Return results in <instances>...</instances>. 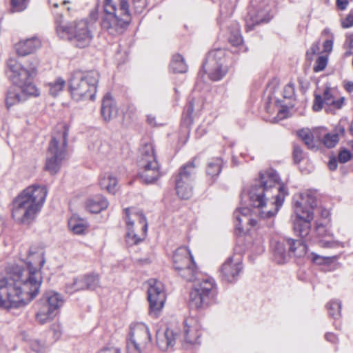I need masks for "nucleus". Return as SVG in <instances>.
<instances>
[{
    "instance_id": "obj_1",
    "label": "nucleus",
    "mask_w": 353,
    "mask_h": 353,
    "mask_svg": "<svg viewBox=\"0 0 353 353\" xmlns=\"http://www.w3.org/2000/svg\"><path fill=\"white\" fill-rule=\"evenodd\" d=\"M45 262L43 249L30 247L27 269L15 264L7 267L6 275H0V308L23 307L37 296L42 281L39 270Z\"/></svg>"
},
{
    "instance_id": "obj_2",
    "label": "nucleus",
    "mask_w": 353,
    "mask_h": 353,
    "mask_svg": "<svg viewBox=\"0 0 353 353\" xmlns=\"http://www.w3.org/2000/svg\"><path fill=\"white\" fill-rule=\"evenodd\" d=\"M288 194L287 188L280 184L278 173L271 168L260 172L259 179L254 182L248 192L250 205L259 208V214L263 219L274 216Z\"/></svg>"
},
{
    "instance_id": "obj_3",
    "label": "nucleus",
    "mask_w": 353,
    "mask_h": 353,
    "mask_svg": "<svg viewBox=\"0 0 353 353\" xmlns=\"http://www.w3.org/2000/svg\"><path fill=\"white\" fill-rule=\"evenodd\" d=\"M48 194L43 185L34 184L23 190L12 201V216L20 224L30 225L41 211Z\"/></svg>"
},
{
    "instance_id": "obj_4",
    "label": "nucleus",
    "mask_w": 353,
    "mask_h": 353,
    "mask_svg": "<svg viewBox=\"0 0 353 353\" xmlns=\"http://www.w3.org/2000/svg\"><path fill=\"white\" fill-rule=\"evenodd\" d=\"M101 18V28L110 34L121 32L131 20L128 0H105Z\"/></svg>"
},
{
    "instance_id": "obj_5",
    "label": "nucleus",
    "mask_w": 353,
    "mask_h": 353,
    "mask_svg": "<svg viewBox=\"0 0 353 353\" xmlns=\"http://www.w3.org/2000/svg\"><path fill=\"white\" fill-rule=\"evenodd\" d=\"M100 74L97 70H77L69 80V90L75 101L94 99L97 92Z\"/></svg>"
},
{
    "instance_id": "obj_6",
    "label": "nucleus",
    "mask_w": 353,
    "mask_h": 353,
    "mask_svg": "<svg viewBox=\"0 0 353 353\" xmlns=\"http://www.w3.org/2000/svg\"><path fill=\"white\" fill-rule=\"evenodd\" d=\"M62 15L56 19L57 32L59 36L72 41L77 48L88 46L93 35L88 19H81L64 24L61 21Z\"/></svg>"
},
{
    "instance_id": "obj_7",
    "label": "nucleus",
    "mask_w": 353,
    "mask_h": 353,
    "mask_svg": "<svg viewBox=\"0 0 353 353\" xmlns=\"http://www.w3.org/2000/svg\"><path fill=\"white\" fill-rule=\"evenodd\" d=\"M68 129L66 125H61L60 130L54 132L50 142L45 169L51 174H55L61 168L62 161L66 154Z\"/></svg>"
},
{
    "instance_id": "obj_8",
    "label": "nucleus",
    "mask_w": 353,
    "mask_h": 353,
    "mask_svg": "<svg viewBox=\"0 0 353 353\" xmlns=\"http://www.w3.org/2000/svg\"><path fill=\"white\" fill-rule=\"evenodd\" d=\"M137 163L139 177L144 183H152L163 174L151 143H145L141 146Z\"/></svg>"
},
{
    "instance_id": "obj_9",
    "label": "nucleus",
    "mask_w": 353,
    "mask_h": 353,
    "mask_svg": "<svg viewBox=\"0 0 353 353\" xmlns=\"http://www.w3.org/2000/svg\"><path fill=\"white\" fill-rule=\"evenodd\" d=\"M217 294L215 281L202 276L193 283L190 292L189 305L195 309H203L213 303Z\"/></svg>"
},
{
    "instance_id": "obj_10",
    "label": "nucleus",
    "mask_w": 353,
    "mask_h": 353,
    "mask_svg": "<svg viewBox=\"0 0 353 353\" xmlns=\"http://www.w3.org/2000/svg\"><path fill=\"white\" fill-rule=\"evenodd\" d=\"M6 74L13 84L22 88V91L33 97H38L40 92L32 83L34 75L25 68L21 63L13 59L8 62Z\"/></svg>"
},
{
    "instance_id": "obj_11",
    "label": "nucleus",
    "mask_w": 353,
    "mask_h": 353,
    "mask_svg": "<svg viewBox=\"0 0 353 353\" xmlns=\"http://www.w3.org/2000/svg\"><path fill=\"white\" fill-rule=\"evenodd\" d=\"M226 51L220 48L208 54L203 68L211 80L219 81L227 74L228 66L226 64Z\"/></svg>"
},
{
    "instance_id": "obj_12",
    "label": "nucleus",
    "mask_w": 353,
    "mask_h": 353,
    "mask_svg": "<svg viewBox=\"0 0 353 353\" xmlns=\"http://www.w3.org/2000/svg\"><path fill=\"white\" fill-rule=\"evenodd\" d=\"M63 304L62 296L58 292L49 291L46 292L40 300V307L37 313V320L44 324L52 319Z\"/></svg>"
},
{
    "instance_id": "obj_13",
    "label": "nucleus",
    "mask_w": 353,
    "mask_h": 353,
    "mask_svg": "<svg viewBox=\"0 0 353 353\" xmlns=\"http://www.w3.org/2000/svg\"><path fill=\"white\" fill-rule=\"evenodd\" d=\"M274 260L277 263H284L287 256L293 255L296 257L304 256L307 246L301 240L285 238L283 242H276L273 248Z\"/></svg>"
},
{
    "instance_id": "obj_14",
    "label": "nucleus",
    "mask_w": 353,
    "mask_h": 353,
    "mask_svg": "<svg viewBox=\"0 0 353 353\" xmlns=\"http://www.w3.org/2000/svg\"><path fill=\"white\" fill-rule=\"evenodd\" d=\"M129 335L130 338L127 342L128 353H143L151 342L149 328L143 323L131 324Z\"/></svg>"
},
{
    "instance_id": "obj_15",
    "label": "nucleus",
    "mask_w": 353,
    "mask_h": 353,
    "mask_svg": "<svg viewBox=\"0 0 353 353\" xmlns=\"http://www.w3.org/2000/svg\"><path fill=\"white\" fill-rule=\"evenodd\" d=\"M269 10L265 1L261 2L259 5L256 0H252L251 6L245 19L247 31L252 30L256 25L268 23L271 19Z\"/></svg>"
},
{
    "instance_id": "obj_16",
    "label": "nucleus",
    "mask_w": 353,
    "mask_h": 353,
    "mask_svg": "<svg viewBox=\"0 0 353 353\" xmlns=\"http://www.w3.org/2000/svg\"><path fill=\"white\" fill-rule=\"evenodd\" d=\"M165 294L163 291V284L156 280L150 281L148 289V300L150 305V314L157 317L164 306Z\"/></svg>"
},
{
    "instance_id": "obj_17",
    "label": "nucleus",
    "mask_w": 353,
    "mask_h": 353,
    "mask_svg": "<svg viewBox=\"0 0 353 353\" xmlns=\"http://www.w3.org/2000/svg\"><path fill=\"white\" fill-rule=\"evenodd\" d=\"M243 265L240 255L230 256L221 268V276L223 281L235 283L243 272Z\"/></svg>"
},
{
    "instance_id": "obj_18",
    "label": "nucleus",
    "mask_w": 353,
    "mask_h": 353,
    "mask_svg": "<svg viewBox=\"0 0 353 353\" xmlns=\"http://www.w3.org/2000/svg\"><path fill=\"white\" fill-rule=\"evenodd\" d=\"M130 209H124L125 214V222L127 225V233L125 236V241L129 245H134L141 242L143 238L139 237L133 230L134 221L130 218ZM139 220V223L142 225L143 236H145L148 230V223L146 218L142 212H137L132 214Z\"/></svg>"
},
{
    "instance_id": "obj_19",
    "label": "nucleus",
    "mask_w": 353,
    "mask_h": 353,
    "mask_svg": "<svg viewBox=\"0 0 353 353\" xmlns=\"http://www.w3.org/2000/svg\"><path fill=\"white\" fill-rule=\"evenodd\" d=\"M99 275L97 273H90L79 278H75L71 284H67L65 290L72 294L83 290H94L99 287Z\"/></svg>"
},
{
    "instance_id": "obj_20",
    "label": "nucleus",
    "mask_w": 353,
    "mask_h": 353,
    "mask_svg": "<svg viewBox=\"0 0 353 353\" xmlns=\"http://www.w3.org/2000/svg\"><path fill=\"white\" fill-rule=\"evenodd\" d=\"M295 218L293 220L294 231L301 238L307 236L310 231L311 221L314 218V213L310 210H306L305 213H294Z\"/></svg>"
},
{
    "instance_id": "obj_21",
    "label": "nucleus",
    "mask_w": 353,
    "mask_h": 353,
    "mask_svg": "<svg viewBox=\"0 0 353 353\" xmlns=\"http://www.w3.org/2000/svg\"><path fill=\"white\" fill-rule=\"evenodd\" d=\"M343 102V98L335 99L332 93L331 89L327 87L323 91V96L315 94L312 108L316 112L320 111L323 108V105L327 106L332 105L339 109L341 108Z\"/></svg>"
},
{
    "instance_id": "obj_22",
    "label": "nucleus",
    "mask_w": 353,
    "mask_h": 353,
    "mask_svg": "<svg viewBox=\"0 0 353 353\" xmlns=\"http://www.w3.org/2000/svg\"><path fill=\"white\" fill-rule=\"evenodd\" d=\"M294 213L305 214L306 210H310L313 212L314 208L317 206V199L312 192H303L298 196V199L294 198Z\"/></svg>"
},
{
    "instance_id": "obj_23",
    "label": "nucleus",
    "mask_w": 353,
    "mask_h": 353,
    "mask_svg": "<svg viewBox=\"0 0 353 353\" xmlns=\"http://www.w3.org/2000/svg\"><path fill=\"white\" fill-rule=\"evenodd\" d=\"M193 256L187 247H180L173 254V265L176 271L188 265H194Z\"/></svg>"
},
{
    "instance_id": "obj_24",
    "label": "nucleus",
    "mask_w": 353,
    "mask_h": 353,
    "mask_svg": "<svg viewBox=\"0 0 353 353\" xmlns=\"http://www.w3.org/2000/svg\"><path fill=\"white\" fill-rule=\"evenodd\" d=\"M28 97H32L28 93L22 91V88L12 86L6 92V105L8 109L12 106L19 104L26 101Z\"/></svg>"
},
{
    "instance_id": "obj_25",
    "label": "nucleus",
    "mask_w": 353,
    "mask_h": 353,
    "mask_svg": "<svg viewBox=\"0 0 353 353\" xmlns=\"http://www.w3.org/2000/svg\"><path fill=\"white\" fill-rule=\"evenodd\" d=\"M178 337L177 333H174L168 328L163 332L157 331L156 334L157 344L161 350H165L169 347L174 346Z\"/></svg>"
},
{
    "instance_id": "obj_26",
    "label": "nucleus",
    "mask_w": 353,
    "mask_h": 353,
    "mask_svg": "<svg viewBox=\"0 0 353 353\" xmlns=\"http://www.w3.org/2000/svg\"><path fill=\"white\" fill-rule=\"evenodd\" d=\"M196 159L188 161L185 165H182L178 174L176 175L175 180H181V181L193 182L196 174Z\"/></svg>"
},
{
    "instance_id": "obj_27",
    "label": "nucleus",
    "mask_w": 353,
    "mask_h": 353,
    "mask_svg": "<svg viewBox=\"0 0 353 353\" xmlns=\"http://www.w3.org/2000/svg\"><path fill=\"white\" fill-rule=\"evenodd\" d=\"M41 46V41L37 37L20 41L16 44V50L19 55L26 56L34 52Z\"/></svg>"
},
{
    "instance_id": "obj_28",
    "label": "nucleus",
    "mask_w": 353,
    "mask_h": 353,
    "mask_svg": "<svg viewBox=\"0 0 353 353\" xmlns=\"http://www.w3.org/2000/svg\"><path fill=\"white\" fill-rule=\"evenodd\" d=\"M101 112L103 119L105 121H109L117 117L118 108L115 101L110 95L107 94L103 97Z\"/></svg>"
},
{
    "instance_id": "obj_29",
    "label": "nucleus",
    "mask_w": 353,
    "mask_h": 353,
    "mask_svg": "<svg viewBox=\"0 0 353 353\" xmlns=\"http://www.w3.org/2000/svg\"><path fill=\"white\" fill-rule=\"evenodd\" d=\"M108 205V200L103 196L97 194L87 200L85 208L91 213H99L105 210Z\"/></svg>"
},
{
    "instance_id": "obj_30",
    "label": "nucleus",
    "mask_w": 353,
    "mask_h": 353,
    "mask_svg": "<svg viewBox=\"0 0 353 353\" xmlns=\"http://www.w3.org/2000/svg\"><path fill=\"white\" fill-rule=\"evenodd\" d=\"M192 319H186L183 323V332L179 335L182 336L183 340L188 343H196L199 338V334L196 327L192 325Z\"/></svg>"
},
{
    "instance_id": "obj_31",
    "label": "nucleus",
    "mask_w": 353,
    "mask_h": 353,
    "mask_svg": "<svg viewBox=\"0 0 353 353\" xmlns=\"http://www.w3.org/2000/svg\"><path fill=\"white\" fill-rule=\"evenodd\" d=\"M68 227L75 234H84L89 227V224L85 219L74 215L68 221Z\"/></svg>"
},
{
    "instance_id": "obj_32",
    "label": "nucleus",
    "mask_w": 353,
    "mask_h": 353,
    "mask_svg": "<svg viewBox=\"0 0 353 353\" xmlns=\"http://www.w3.org/2000/svg\"><path fill=\"white\" fill-rule=\"evenodd\" d=\"M192 183L190 181H181L175 180V189L177 195L181 199H189L193 194Z\"/></svg>"
},
{
    "instance_id": "obj_33",
    "label": "nucleus",
    "mask_w": 353,
    "mask_h": 353,
    "mask_svg": "<svg viewBox=\"0 0 353 353\" xmlns=\"http://www.w3.org/2000/svg\"><path fill=\"white\" fill-rule=\"evenodd\" d=\"M176 271L182 278L187 281L193 282V283L200 279L201 274L196 270L195 263L194 265H188Z\"/></svg>"
},
{
    "instance_id": "obj_34",
    "label": "nucleus",
    "mask_w": 353,
    "mask_h": 353,
    "mask_svg": "<svg viewBox=\"0 0 353 353\" xmlns=\"http://www.w3.org/2000/svg\"><path fill=\"white\" fill-rule=\"evenodd\" d=\"M224 163L221 158H214L207 164L206 174L212 179L218 176L221 171Z\"/></svg>"
},
{
    "instance_id": "obj_35",
    "label": "nucleus",
    "mask_w": 353,
    "mask_h": 353,
    "mask_svg": "<svg viewBox=\"0 0 353 353\" xmlns=\"http://www.w3.org/2000/svg\"><path fill=\"white\" fill-rule=\"evenodd\" d=\"M117 179L112 174L106 173L99 180V185L102 189L106 190L108 192L114 194Z\"/></svg>"
},
{
    "instance_id": "obj_36",
    "label": "nucleus",
    "mask_w": 353,
    "mask_h": 353,
    "mask_svg": "<svg viewBox=\"0 0 353 353\" xmlns=\"http://www.w3.org/2000/svg\"><path fill=\"white\" fill-rule=\"evenodd\" d=\"M298 136L304 142L308 149L312 150H318L316 145L317 141L314 140V137L312 132L308 129H302L298 132Z\"/></svg>"
},
{
    "instance_id": "obj_37",
    "label": "nucleus",
    "mask_w": 353,
    "mask_h": 353,
    "mask_svg": "<svg viewBox=\"0 0 353 353\" xmlns=\"http://www.w3.org/2000/svg\"><path fill=\"white\" fill-rule=\"evenodd\" d=\"M170 68L175 73H184L188 70V66L185 63L183 57L179 54L172 57Z\"/></svg>"
},
{
    "instance_id": "obj_38",
    "label": "nucleus",
    "mask_w": 353,
    "mask_h": 353,
    "mask_svg": "<svg viewBox=\"0 0 353 353\" xmlns=\"http://www.w3.org/2000/svg\"><path fill=\"white\" fill-rule=\"evenodd\" d=\"M250 213V209L249 208H241L234 212V217L238 221V223L236 224V228L240 232L243 230L242 223L248 217Z\"/></svg>"
},
{
    "instance_id": "obj_39",
    "label": "nucleus",
    "mask_w": 353,
    "mask_h": 353,
    "mask_svg": "<svg viewBox=\"0 0 353 353\" xmlns=\"http://www.w3.org/2000/svg\"><path fill=\"white\" fill-rule=\"evenodd\" d=\"M228 41L233 46L243 48V37L238 27L230 31Z\"/></svg>"
},
{
    "instance_id": "obj_40",
    "label": "nucleus",
    "mask_w": 353,
    "mask_h": 353,
    "mask_svg": "<svg viewBox=\"0 0 353 353\" xmlns=\"http://www.w3.org/2000/svg\"><path fill=\"white\" fill-rule=\"evenodd\" d=\"M327 310L329 315L334 318L337 319L341 315V303L339 301H332L327 305Z\"/></svg>"
},
{
    "instance_id": "obj_41",
    "label": "nucleus",
    "mask_w": 353,
    "mask_h": 353,
    "mask_svg": "<svg viewBox=\"0 0 353 353\" xmlns=\"http://www.w3.org/2000/svg\"><path fill=\"white\" fill-rule=\"evenodd\" d=\"M65 84V81L59 78L54 83H50L49 86V93L53 96L56 97L59 94V93L62 91L63 88H64Z\"/></svg>"
},
{
    "instance_id": "obj_42",
    "label": "nucleus",
    "mask_w": 353,
    "mask_h": 353,
    "mask_svg": "<svg viewBox=\"0 0 353 353\" xmlns=\"http://www.w3.org/2000/svg\"><path fill=\"white\" fill-rule=\"evenodd\" d=\"M339 142V136L338 134H326L323 139V143L327 148H333L334 147L336 143Z\"/></svg>"
},
{
    "instance_id": "obj_43",
    "label": "nucleus",
    "mask_w": 353,
    "mask_h": 353,
    "mask_svg": "<svg viewBox=\"0 0 353 353\" xmlns=\"http://www.w3.org/2000/svg\"><path fill=\"white\" fill-rule=\"evenodd\" d=\"M39 65V60L37 58L34 57H30L27 61L26 62V64L23 65L25 66V68L28 70V71L35 76L37 72V67Z\"/></svg>"
},
{
    "instance_id": "obj_44",
    "label": "nucleus",
    "mask_w": 353,
    "mask_h": 353,
    "mask_svg": "<svg viewBox=\"0 0 353 353\" xmlns=\"http://www.w3.org/2000/svg\"><path fill=\"white\" fill-rule=\"evenodd\" d=\"M29 0H10L11 2V11L21 12L24 10L28 3Z\"/></svg>"
},
{
    "instance_id": "obj_45",
    "label": "nucleus",
    "mask_w": 353,
    "mask_h": 353,
    "mask_svg": "<svg viewBox=\"0 0 353 353\" xmlns=\"http://www.w3.org/2000/svg\"><path fill=\"white\" fill-rule=\"evenodd\" d=\"M30 348L37 353H44L46 350V345L44 342L35 339L30 342Z\"/></svg>"
},
{
    "instance_id": "obj_46",
    "label": "nucleus",
    "mask_w": 353,
    "mask_h": 353,
    "mask_svg": "<svg viewBox=\"0 0 353 353\" xmlns=\"http://www.w3.org/2000/svg\"><path fill=\"white\" fill-rule=\"evenodd\" d=\"M327 64V58L325 56H320L315 61L313 70L315 72L323 71Z\"/></svg>"
},
{
    "instance_id": "obj_47",
    "label": "nucleus",
    "mask_w": 353,
    "mask_h": 353,
    "mask_svg": "<svg viewBox=\"0 0 353 353\" xmlns=\"http://www.w3.org/2000/svg\"><path fill=\"white\" fill-rule=\"evenodd\" d=\"M293 159L295 163H299L303 159V152L301 146L297 144H294L293 146Z\"/></svg>"
},
{
    "instance_id": "obj_48",
    "label": "nucleus",
    "mask_w": 353,
    "mask_h": 353,
    "mask_svg": "<svg viewBox=\"0 0 353 353\" xmlns=\"http://www.w3.org/2000/svg\"><path fill=\"white\" fill-rule=\"evenodd\" d=\"M294 85L292 83L287 84L283 91V96L285 99H292L294 96Z\"/></svg>"
},
{
    "instance_id": "obj_49",
    "label": "nucleus",
    "mask_w": 353,
    "mask_h": 353,
    "mask_svg": "<svg viewBox=\"0 0 353 353\" xmlns=\"http://www.w3.org/2000/svg\"><path fill=\"white\" fill-rule=\"evenodd\" d=\"M341 26L343 28H349L353 26V10H351L346 17L341 20Z\"/></svg>"
},
{
    "instance_id": "obj_50",
    "label": "nucleus",
    "mask_w": 353,
    "mask_h": 353,
    "mask_svg": "<svg viewBox=\"0 0 353 353\" xmlns=\"http://www.w3.org/2000/svg\"><path fill=\"white\" fill-rule=\"evenodd\" d=\"M53 332V338L55 341L60 339L62 335V327L60 324H53L51 328Z\"/></svg>"
},
{
    "instance_id": "obj_51",
    "label": "nucleus",
    "mask_w": 353,
    "mask_h": 353,
    "mask_svg": "<svg viewBox=\"0 0 353 353\" xmlns=\"http://www.w3.org/2000/svg\"><path fill=\"white\" fill-rule=\"evenodd\" d=\"M351 156L352 154L350 152L348 151L347 150L344 149L341 150L339 154V161L341 163H346L350 159Z\"/></svg>"
},
{
    "instance_id": "obj_52",
    "label": "nucleus",
    "mask_w": 353,
    "mask_h": 353,
    "mask_svg": "<svg viewBox=\"0 0 353 353\" xmlns=\"http://www.w3.org/2000/svg\"><path fill=\"white\" fill-rule=\"evenodd\" d=\"M108 150V146L106 143H97V152L105 155Z\"/></svg>"
},
{
    "instance_id": "obj_53",
    "label": "nucleus",
    "mask_w": 353,
    "mask_h": 353,
    "mask_svg": "<svg viewBox=\"0 0 353 353\" xmlns=\"http://www.w3.org/2000/svg\"><path fill=\"white\" fill-rule=\"evenodd\" d=\"M98 353H121V351L117 347H109L103 348Z\"/></svg>"
},
{
    "instance_id": "obj_54",
    "label": "nucleus",
    "mask_w": 353,
    "mask_h": 353,
    "mask_svg": "<svg viewBox=\"0 0 353 353\" xmlns=\"http://www.w3.org/2000/svg\"><path fill=\"white\" fill-rule=\"evenodd\" d=\"M336 3L338 9L345 10L349 4V1L348 0H336Z\"/></svg>"
},
{
    "instance_id": "obj_55",
    "label": "nucleus",
    "mask_w": 353,
    "mask_h": 353,
    "mask_svg": "<svg viewBox=\"0 0 353 353\" xmlns=\"http://www.w3.org/2000/svg\"><path fill=\"white\" fill-rule=\"evenodd\" d=\"M344 45L350 50L353 49V34L346 35Z\"/></svg>"
},
{
    "instance_id": "obj_56",
    "label": "nucleus",
    "mask_w": 353,
    "mask_h": 353,
    "mask_svg": "<svg viewBox=\"0 0 353 353\" xmlns=\"http://www.w3.org/2000/svg\"><path fill=\"white\" fill-rule=\"evenodd\" d=\"M134 3H137V6H135V8L137 12H141L143 8L145 6V0H133Z\"/></svg>"
},
{
    "instance_id": "obj_57",
    "label": "nucleus",
    "mask_w": 353,
    "mask_h": 353,
    "mask_svg": "<svg viewBox=\"0 0 353 353\" xmlns=\"http://www.w3.org/2000/svg\"><path fill=\"white\" fill-rule=\"evenodd\" d=\"M333 41L332 40H326L323 43V50L325 52H330L332 49Z\"/></svg>"
},
{
    "instance_id": "obj_58",
    "label": "nucleus",
    "mask_w": 353,
    "mask_h": 353,
    "mask_svg": "<svg viewBox=\"0 0 353 353\" xmlns=\"http://www.w3.org/2000/svg\"><path fill=\"white\" fill-rule=\"evenodd\" d=\"M320 243H321V246H322L323 248H332L336 245V243L334 241H325V240H321L320 241Z\"/></svg>"
},
{
    "instance_id": "obj_59",
    "label": "nucleus",
    "mask_w": 353,
    "mask_h": 353,
    "mask_svg": "<svg viewBox=\"0 0 353 353\" xmlns=\"http://www.w3.org/2000/svg\"><path fill=\"white\" fill-rule=\"evenodd\" d=\"M185 111H186V114L188 117H190L191 114L193 113L194 112V103L192 101H189L187 107H186V109H185Z\"/></svg>"
},
{
    "instance_id": "obj_60",
    "label": "nucleus",
    "mask_w": 353,
    "mask_h": 353,
    "mask_svg": "<svg viewBox=\"0 0 353 353\" xmlns=\"http://www.w3.org/2000/svg\"><path fill=\"white\" fill-rule=\"evenodd\" d=\"M325 337L327 341H330L332 343H335L337 341V338H336V335H334L332 333H327L325 334Z\"/></svg>"
},
{
    "instance_id": "obj_61",
    "label": "nucleus",
    "mask_w": 353,
    "mask_h": 353,
    "mask_svg": "<svg viewBox=\"0 0 353 353\" xmlns=\"http://www.w3.org/2000/svg\"><path fill=\"white\" fill-rule=\"evenodd\" d=\"M147 122L149 125H150L152 126H154L156 125L155 117L152 114L148 115L147 116Z\"/></svg>"
},
{
    "instance_id": "obj_62",
    "label": "nucleus",
    "mask_w": 353,
    "mask_h": 353,
    "mask_svg": "<svg viewBox=\"0 0 353 353\" xmlns=\"http://www.w3.org/2000/svg\"><path fill=\"white\" fill-rule=\"evenodd\" d=\"M316 232L319 236H323L325 232V227L322 225H318L316 227Z\"/></svg>"
},
{
    "instance_id": "obj_63",
    "label": "nucleus",
    "mask_w": 353,
    "mask_h": 353,
    "mask_svg": "<svg viewBox=\"0 0 353 353\" xmlns=\"http://www.w3.org/2000/svg\"><path fill=\"white\" fill-rule=\"evenodd\" d=\"M90 17L92 21L94 22L96 21L98 19V12L97 10H93L91 11L90 14Z\"/></svg>"
},
{
    "instance_id": "obj_64",
    "label": "nucleus",
    "mask_w": 353,
    "mask_h": 353,
    "mask_svg": "<svg viewBox=\"0 0 353 353\" xmlns=\"http://www.w3.org/2000/svg\"><path fill=\"white\" fill-rule=\"evenodd\" d=\"M329 168L331 170H334L337 168V162L335 159L330 160L329 161Z\"/></svg>"
}]
</instances>
